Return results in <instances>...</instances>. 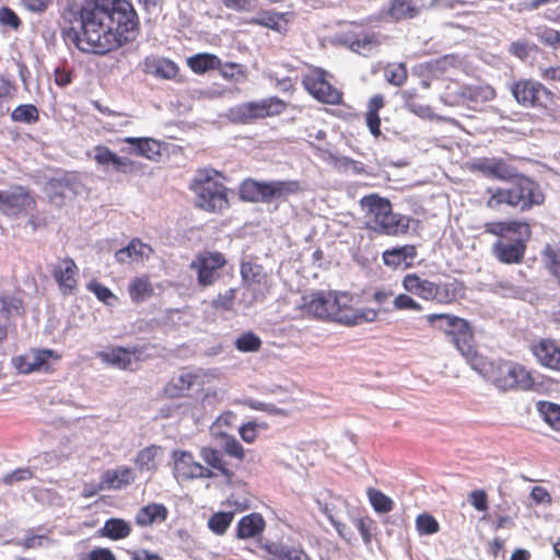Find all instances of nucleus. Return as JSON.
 Wrapping results in <instances>:
<instances>
[{
  "mask_svg": "<svg viewBox=\"0 0 560 560\" xmlns=\"http://www.w3.org/2000/svg\"><path fill=\"white\" fill-rule=\"evenodd\" d=\"M79 25L65 27V39L81 51L104 55L133 39L138 15L128 0H84Z\"/></svg>",
  "mask_w": 560,
  "mask_h": 560,
  "instance_id": "1",
  "label": "nucleus"
},
{
  "mask_svg": "<svg viewBox=\"0 0 560 560\" xmlns=\"http://www.w3.org/2000/svg\"><path fill=\"white\" fill-rule=\"evenodd\" d=\"M404 293H399L393 300L396 311H411L420 313L423 305L412 295L425 302L439 305H451L465 298L466 287L463 281L454 279L447 282H434L422 278L417 272L406 273L401 279Z\"/></svg>",
  "mask_w": 560,
  "mask_h": 560,
  "instance_id": "2",
  "label": "nucleus"
},
{
  "mask_svg": "<svg viewBox=\"0 0 560 560\" xmlns=\"http://www.w3.org/2000/svg\"><path fill=\"white\" fill-rule=\"evenodd\" d=\"M228 177L211 167L199 168L189 183L195 208L210 214H223L231 207Z\"/></svg>",
  "mask_w": 560,
  "mask_h": 560,
  "instance_id": "3",
  "label": "nucleus"
},
{
  "mask_svg": "<svg viewBox=\"0 0 560 560\" xmlns=\"http://www.w3.org/2000/svg\"><path fill=\"white\" fill-rule=\"evenodd\" d=\"M486 207L500 210L503 206L528 211L545 202V194L540 185L527 176H520L515 182L504 187H488Z\"/></svg>",
  "mask_w": 560,
  "mask_h": 560,
  "instance_id": "4",
  "label": "nucleus"
},
{
  "mask_svg": "<svg viewBox=\"0 0 560 560\" xmlns=\"http://www.w3.org/2000/svg\"><path fill=\"white\" fill-rule=\"evenodd\" d=\"M486 233L504 237L509 233L518 235L513 242L497 241L492 246L494 257L502 264L514 265L524 260L526 242L530 238V225L525 221H492L485 224Z\"/></svg>",
  "mask_w": 560,
  "mask_h": 560,
  "instance_id": "5",
  "label": "nucleus"
},
{
  "mask_svg": "<svg viewBox=\"0 0 560 560\" xmlns=\"http://www.w3.org/2000/svg\"><path fill=\"white\" fill-rule=\"evenodd\" d=\"M364 210L366 228L377 234L397 236L406 234L410 226V218L394 213L388 199L371 194L360 200Z\"/></svg>",
  "mask_w": 560,
  "mask_h": 560,
  "instance_id": "6",
  "label": "nucleus"
},
{
  "mask_svg": "<svg viewBox=\"0 0 560 560\" xmlns=\"http://www.w3.org/2000/svg\"><path fill=\"white\" fill-rule=\"evenodd\" d=\"M425 319L432 328L443 332L464 358L469 361L477 358L474 331L467 319L450 313L429 314Z\"/></svg>",
  "mask_w": 560,
  "mask_h": 560,
  "instance_id": "7",
  "label": "nucleus"
},
{
  "mask_svg": "<svg viewBox=\"0 0 560 560\" xmlns=\"http://www.w3.org/2000/svg\"><path fill=\"white\" fill-rule=\"evenodd\" d=\"M220 436L223 439L222 451L213 446H202L199 456L205 463L203 468L211 472L210 479L221 476L231 483L235 471L225 459V455L242 463L245 459V450L235 436L228 433H221Z\"/></svg>",
  "mask_w": 560,
  "mask_h": 560,
  "instance_id": "8",
  "label": "nucleus"
},
{
  "mask_svg": "<svg viewBox=\"0 0 560 560\" xmlns=\"http://www.w3.org/2000/svg\"><path fill=\"white\" fill-rule=\"evenodd\" d=\"M486 376L490 383L503 392H526L535 386L532 372L525 365L510 360L491 362Z\"/></svg>",
  "mask_w": 560,
  "mask_h": 560,
  "instance_id": "9",
  "label": "nucleus"
},
{
  "mask_svg": "<svg viewBox=\"0 0 560 560\" xmlns=\"http://www.w3.org/2000/svg\"><path fill=\"white\" fill-rule=\"evenodd\" d=\"M514 101L524 108L548 110L555 104L556 95L540 81L521 78L509 88Z\"/></svg>",
  "mask_w": 560,
  "mask_h": 560,
  "instance_id": "10",
  "label": "nucleus"
},
{
  "mask_svg": "<svg viewBox=\"0 0 560 560\" xmlns=\"http://www.w3.org/2000/svg\"><path fill=\"white\" fill-rule=\"evenodd\" d=\"M288 104L278 96H271L258 102H246L233 107L230 115L233 121L250 124L257 119L278 116L285 112Z\"/></svg>",
  "mask_w": 560,
  "mask_h": 560,
  "instance_id": "11",
  "label": "nucleus"
},
{
  "mask_svg": "<svg viewBox=\"0 0 560 560\" xmlns=\"http://www.w3.org/2000/svg\"><path fill=\"white\" fill-rule=\"evenodd\" d=\"M334 313L331 322L345 326H357L365 323H373L377 319L378 312L374 308H355L353 296L348 292H335Z\"/></svg>",
  "mask_w": 560,
  "mask_h": 560,
  "instance_id": "12",
  "label": "nucleus"
},
{
  "mask_svg": "<svg viewBox=\"0 0 560 560\" xmlns=\"http://www.w3.org/2000/svg\"><path fill=\"white\" fill-rule=\"evenodd\" d=\"M328 73L322 68H311L302 78V85L316 101L327 105H341L343 92L327 79Z\"/></svg>",
  "mask_w": 560,
  "mask_h": 560,
  "instance_id": "13",
  "label": "nucleus"
},
{
  "mask_svg": "<svg viewBox=\"0 0 560 560\" xmlns=\"http://www.w3.org/2000/svg\"><path fill=\"white\" fill-rule=\"evenodd\" d=\"M62 355L52 349L31 348L27 352L13 357V366L22 374L54 373Z\"/></svg>",
  "mask_w": 560,
  "mask_h": 560,
  "instance_id": "14",
  "label": "nucleus"
},
{
  "mask_svg": "<svg viewBox=\"0 0 560 560\" xmlns=\"http://www.w3.org/2000/svg\"><path fill=\"white\" fill-rule=\"evenodd\" d=\"M226 264L224 254L217 250H203L196 255L189 268L196 272L198 287L203 289L220 279L221 270Z\"/></svg>",
  "mask_w": 560,
  "mask_h": 560,
  "instance_id": "15",
  "label": "nucleus"
},
{
  "mask_svg": "<svg viewBox=\"0 0 560 560\" xmlns=\"http://www.w3.org/2000/svg\"><path fill=\"white\" fill-rule=\"evenodd\" d=\"M36 209V198L27 187L14 185L9 191L0 190V212L4 215L15 218Z\"/></svg>",
  "mask_w": 560,
  "mask_h": 560,
  "instance_id": "16",
  "label": "nucleus"
},
{
  "mask_svg": "<svg viewBox=\"0 0 560 560\" xmlns=\"http://www.w3.org/2000/svg\"><path fill=\"white\" fill-rule=\"evenodd\" d=\"M172 459L173 475L178 482H186L195 479H210V470L203 468V465L196 460L191 452L175 450L172 453Z\"/></svg>",
  "mask_w": 560,
  "mask_h": 560,
  "instance_id": "17",
  "label": "nucleus"
},
{
  "mask_svg": "<svg viewBox=\"0 0 560 560\" xmlns=\"http://www.w3.org/2000/svg\"><path fill=\"white\" fill-rule=\"evenodd\" d=\"M144 347L135 346L125 348L121 346L109 347L100 351L97 358L105 364L124 371H132V364L143 360Z\"/></svg>",
  "mask_w": 560,
  "mask_h": 560,
  "instance_id": "18",
  "label": "nucleus"
},
{
  "mask_svg": "<svg viewBox=\"0 0 560 560\" xmlns=\"http://www.w3.org/2000/svg\"><path fill=\"white\" fill-rule=\"evenodd\" d=\"M529 350L539 365L560 373V345L552 338L534 340Z\"/></svg>",
  "mask_w": 560,
  "mask_h": 560,
  "instance_id": "19",
  "label": "nucleus"
},
{
  "mask_svg": "<svg viewBox=\"0 0 560 560\" xmlns=\"http://www.w3.org/2000/svg\"><path fill=\"white\" fill-rule=\"evenodd\" d=\"M52 277L63 295L74 294L78 289L79 267L71 257L60 259L52 268Z\"/></svg>",
  "mask_w": 560,
  "mask_h": 560,
  "instance_id": "20",
  "label": "nucleus"
},
{
  "mask_svg": "<svg viewBox=\"0 0 560 560\" xmlns=\"http://www.w3.org/2000/svg\"><path fill=\"white\" fill-rule=\"evenodd\" d=\"M94 151V161L104 170H108L109 165L113 171L121 174L133 173L139 170V163L131 159L119 156L105 145H96Z\"/></svg>",
  "mask_w": 560,
  "mask_h": 560,
  "instance_id": "21",
  "label": "nucleus"
},
{
  "mask_svg": "<svg viewBox=\"0 0 560 560\" xmlns=\"http://www.w3.org/2000/svg\"><path fill=\"white\" fill-rule=\"evenodd\" d=\"M472 170L488 178L510 180L516 176V168L500 158H481L472 163Z\"/></svg>",
  "mask_w": 560,
  "mask_h": 560,
  "instance_id": "22",
  "label": "nucleus"
},
{
  "mask_svg": "<svg viewBox=\"0 0 560 560\" xmlns=\"http://www.w3.org/2000/svg\"><path fill=\"white\" fill-rule=\"evenodd\" d=\"M334 291L313 292L305 299L304 311L307 315L323 319L331 320L334 313Z\"/></svg>",
  "mask_w": 560,
  "mask_h": 560,
  "instance_id": "23",
  "label": "nucleus"
},
{
  "mask_svg": "<svg viewBox=\"0 0 560 560\" xmlns=\"http://www.w3.org/2000/svg\"><path fill=\"white\" fill-rule=\"evenodd\" d=\"M195 386H202L201 376L198 373L182 372L172 377L163 388L165 397L171 399L188 397Z\"/></svg>",
  "mask_w": 560,
  "mask_h": 560,
  "instance_id": "24",
  "label": "nucleus"
},
{
  "mask_svg": "<svg viewBox=\"0 0 560 560\" xmlns=\"http://www.w3.org/2000/svg\"><path fill=\"white\" fill-rule=\"evenodd\" d=\"M265 560H311L301 546L288 545L282 541H267L261 545Z\"/></svg>",
  "mask_w": 560,
  "mask_h": 560,
  "instance_id": "25",
  "label": "nucleus"
},
{
  "mask_svg": "<svg viewBox=\"0 0 560 560\" xmlns=\"http://www.w3.org/2000/svg\"><path fill=\"white\" fill-rule=\"evenodd\" d=\"M25 313V303L21 290L0 291V319L11 324L14 318L23 317Z\"/></svg>",
  "mask_w": 560,
  "mask_h": 560,
  "instance_id": "26",
  "label": "nucleus"
},
{
  "mask_svg": "<svg viewBox=\"0 0 560 560\" xmlns=\"http://www.w3.org/2000/svg\"><path fill=\"white\" fill-rule=\"evenodd\" d=\"M427 8L425 0H390L386 14L395 22L418 18Z\"/></svg>",
  "mask_w": 560,
  "mask_h": 560,
  "instance_id": "27",
  "label": "nucleus"
},
{
  "mask_svg": "<svg viewBox=\"0 0 560 560\" xmlns=\"http://www.w3.org/2000/svg\"><path fill=\"white\" fill-rule=\"evenodd\" d=\"M153 248L140 238H132L128 245L115 253V259L120 265L139 264L149 259Z\"/></svg>",
  "mask_w": 560,
  "mask_h": 560,
  "instance_id": "28",
  "label": "nucleus"
},
{
  "mask_svg": "<svg viewBox=\"0 0 560 560\" xmlns=\"http://www.w3.org/2000/svg\"><path fill=\"white\" fill-rule=\"evenodd\" d=\"M142 71L160 79L173 80L178 74L179 68L171 59L151 55L144 58Z\"/></svg>",
  "mask_w": 560,
  "mask_h": 560,
  "instance_id": "29",
  "label": "nucleus"
},
{
  "mask_svg": "<svg viewBox=\"0 0 560 560\" xmlns=\"http://www.w3.org/2000/svg\"><path fill=\"white\" fill-rule=\"evenodd\" d=\"M386 100L383 94H374L372 95L366 103V110L364 113L365 125L370 131V133L378 139L383 136L381 129V116L380 112L385 107Z\"/></svg>",
  "mask_w": 560,
  "mask_h": 560,
  "instance_id": "30",
  "label": "nucleus"
},
{
  "mask_svg": "<svg viewBox=\"0 0 560 560\" xmlns=\"http://www.w3.org/2000/svg\"><path fill=\"white\" fill-rule=\"evenodd\" d=\"M168 517V510L162 503H150L142 506L135 516V522L140 527H149L156 523H163Z\"/></svg>",
  "mask_w": 560,
  "mask_h": 560,
  "instance_id": "31",
  "label": "nucleus"
},
{
  "mask_svg": "<svg viewBox=\"0 0 560 560\" xmlns=\"http://www.w3.org/2000/svg\"><path fill=\"white\" fill-rule=\"evenodd\" d=\"M122 142L133 147L130 153L151 161H158L162 154L161 143L152 138L127 137L122 140Z\"/></svg>",
  "mask_w": 560,
  "mask_h": 560,
  "instance_id": "32",
  "label": "nucleus"
},
{
  "mask_svg": "<svg viewBox=\"0 0 560 560\" xmlns=\"http://www.w3.org/2000/svg\"><path fill=\"white\" fill-rule=\"evenodd\" d=\"M417 256V248L415 245H404L400 247L386 249L383 253V261L386 266L398 268L401 265L405 267L412 266V261Z\"/></svg>",
  "mask_w": 560,
  "mask_h": 560,
  "instance_id": "33",
  "label": "nucleus"
},
{
  "mask_svg": "<svg viewBox=\"0 0 560 560\" xmlns=\"http://www.w3.org/2000/svg\"><path fill=\"white\" fill-rule=\"evenodd\" d=\"M128 294L135 304H141L154 295V287L148 275L133 277L128 284Z\"/></svg>",
  "mask_w": 560,
  "mask_h": 560,
  "instance_id": "34",
  "label": "nucleus"
},
{
  "mask_svg": "<svg viewBox=\"0 0 560 560\" xmlns=\"http://www.w3.org/2000/svg\"><path fill=\"white\" fill-rule=\"evenodd\" d=\"M302 190L299 180H272L267 182L266 203H270L276 199L287 198L296 195Z\"/></svg>",
  "mask_w": 560,
  "mask_h": 560,
  "instance_id": "35",
  "label": "nucleus"
},
{
  "mask_svg": "<svg viewBox=\"0 0 560 560\" xmlns=\"http://www.w3.org/2000/svg\"><path fill=\"white\" fill-rule=\"evenodd\" d=\"M133 480V471L127 466L106 470L102 476V483L105 485V488L114 490L127 487L132 483Z\"/></svg>",
  "mask_w": 560,
  "mask_h": 560,
  "instance_id": "36",
  "label": "nucleus"
},
{
  "mask_svg": "<svg viewBox=\"0 0 560 560\" xmlns=\"http://www.w3.org/2000/svg\"><path fill=\"white\" fill-rule=\"evenodd\" d=\"M267 182L253 178L244 179L238 187V196L243 201L266 203Z\"/></svg>",
  "mask_w": 560,
  "mask_h": 560,
  "instance_id": "37",
  "label": "nucleus"
},
{
  "mask_svg": "<svg viewBox=\"0 0 560 560\" xmlns=\"http://www.w3.org/2000/svg\"><path fill=\"white\" fill-rule=\"evenodd\" d=\"M130 524L124 518L112 517L105 521L97 534L110 540H120L127 538L131 534Z\"/></svg>",
  "mask_w": 560,
  "mask_h": 560,
  "instance_id": "38",
  "label": "nucleus"
},
{
  "mask_svg": "<svg viewBox=\"0 0 560 560\" xmlns=\"http://www.w3.org/2000/svg\"><path fill=\"white\" fill-rule=\"evenodd\" d=\"M459 96L471 103H487L495 98L497 92L489 84L464 85L460 88Z\"/></svg>",
  "mask_w": 560,
  "mask_h": 560,
  "instance_id": "39",
  "label": "nucleus"
},
{
  "mask_svg": "<svg viewBox=\"0 0 560 560\" xmlns=\"http://www.w3.org/2000/svg\"><path fill=\"white\" fill-rule=\"evenodd\" d=\"M266 523L258 513L243 516L237 523V537L241 539L253 538L265 529Z\"/></svg>",
  "mask_w": 560,
  "mask_h": 560,
  "instance_id": "40",
  "label": "nucleus"
},
{
  "mask_svg": "<svg viewBox=\"0 0 560 560\" xmlns=\"http://www.w3.org/2000/svg\"><path fill=\"white\" fill-rule=\"evenodd\" d=\"M187 66L196 74H203L207 71L220 69L221 59L213 54L200 52L187 58Z\"/></svg>",
  "mask_w": 560,
  "mask_h": 560,
  "instance_id": "41",
  "label": "nucleus"
},
{
  "mask_svg": "<svg viewBox=\"0 0 560 560\" xmlns=\"http://www.w3.org/2000/svg\"><path fill=\"white\" fill-rule=\"evenodd\" d=\"M71 189V183L67 178H51L47 182L48 200L50 203L61 207L65 205L66 191Z\"/></svg>",
  "mask_w": 560,
  "mask_h": 560,
  "instance_id": "42",
  "label": "nucleus"
},
{
  "mask_svg": "<svg viewBox=\"0 0 560 560\" xmlns=\"http://www.w3.org/2000/svg\"><path fill=\"white\" fill-rule=\"evenodd\" d=\"M160 451L161 447L158 445H149L139 451L135 458L138 469L141 471H155L158 469L156 459Z\"/></svg>",
  "mask_w": 560,
  "mask_h": 560,
  "instance_id": "43",
  "label": "nucleus"
},
{
  "mask_svg": "<svg viewBox=\"0 0 560 560\" xmlns=\"http://www.w3.org/2000/svg\"><path fill=\"white\" fill-rule=\"evenodd\" d=\"M386 82L394 86H401L408 80V69L404 62H390L384 67Z\"/></svg>",
  "mask_w": 560,
  "mask_h": 560,
  "instance_id": "44",
  "label": "nucleus"
},
{
  "mask_svg": "<svg viewBox=\"0 0 560 560\" xmlns=\"http://www.w3.org/2000/svg\"><path fill=\"white\" fill-rule=\"evenodd\" d=\"M537 409L542 419L556 431H560V405L550 401L538 402Z\"/></svg>",
  "mask_w": 560,
  "mask_h": 560,
  "instance_id": "45",
  "label": "nucleus"
},
{
  "mask_svg": "<svg viewBox=\"0 0 560 560\" xmlns=\"http://www.w3.org/2000/svg\"><path fill=\"white\" fill-rule=\"evenodd\" d=\"M283 14L275 11H261L258 16L247 21L250 25H258L270 28L276 32H280Z\"/></svg>",
  "mask_w": 560,
  "mask_h": 560,
  "instance_id": "46",
  "label": "nucleus"
},
{
  "mask_svg": "<svg viewBox=\"0 0 560 560\" xmlns=\"http://www.w3.org/2000/svg\"><path fill=\"white\" fill-rule=\"evenodd\" d=\"M11 119L15 122L36 124L39 121V112L33 104L19 105L11 113Z\"/></svg>",
  "mask_w": 560,
  "mask_h": 560,
  "instance_id": "47",
  "label": "nucleus"
},
{
  "mask_svg": "<svg viewBox=\"0 0 560 560\" xmlns=\"http://www.w3.org/2000/svg\"><path fill=\"white\" fill-rule=\"evenodd\" d=\"M366 494L371 505L377 513H388L394 509L393 500L381 490L369 488Z\"/></svg>",
  "mask_w": 560,
  "mask_h": 560,
  "instance_id": "48",
  "label": "nucleus"
},
{
  "mask_svg": "<svg viewBox=\"0 0 560 560\" xmlns=\"http://www.w3.org/2000/svg\"><path fill=\"white\" fill-rule=\"evenodd\" d=\"M544 260L548 271L560 280V242L553 246L548 245L545 248Z\"/></svg>",
  "mask_w": 560,
  "mask_h": 560,
  "instance_id": "49",
  "label": "nucleus"
},
{
  "mask_svg": "<svg viewBox=\"0 0 560 560\" xmlns=\"http://www.w3.org/2000/svg\"><path fill=\"white\" fill-rule=\"evenodd\" d=\"M234 518L233 512H217L208 521L209 528L217 535H223Z\"/></svg>",
  "mask_w": 560,
  "mask_h": 560,
  "instance_id": "50",
  "label": "nucleus"
},
{
  "mask_svg": "<svg viewBox=\"0 0 560 560\" xmlns=\"http://www.w3.org/2000/svg\"><path fill=\"white\" fill-rule=\"evenodd\" d=\"M261 345V339L252 331L242 334L235 340V348L241 352H257L258 350H260Z\"/></svg>",
  "mask_w": 560,
  "mask_h": 560,
  "instance_id": "51",
  "label": "nucleus"
},
{
  "mask_svg": "<svg viewBox=\"0 0 560 560\" xmlns=\"http://www.w3.org/2000/svg\"><path fill=\"white\" fill-rule=\"evenodd\" d=\"M241 277L244 282L260 284L265 278L262 266L244 261L241 264Z\"/></svg>",
  "mask_w": 560,
  "mask_h": 560,
  "instance_id": "52",
  "label": "nucleus"
},
{
  "mask_svg": "<svg viewBox=\"0 0 560 560\" xmlns=\"http://www.w3.org/2000/svg\"><path fill=\"white\" fill-rule=\"evenodd\" d=\"M536 36L542 45L553 49L560 48V31L542 25L536 28Z\"/></svg>",
  "mask_w": 560,
  "mask_h": 560,
  "instance_id": "53",
  "label": "nucleus"
},
{
  "mask_svg": "<svg viewBox=\"0 0 560 560\" xmlns=\"http://www.w3.org/2000/svg\"><path fill=\"white\" fill-rule=\"evenodd\" d=\"M416 528L420 535H433L440 530V525L431 514L423 513L417 516Z\"/></svg>",
  "mask_w": 560,
  "mask_h": 560,
  "instance_id": "54",
  "label": "nucleus"
},
{
  "mask_svg": "<svg viewBox=\"0 0 560 560\" xmlns=\"http://www.w3.org/2000/svg\"><path fill=\"white\" fill-rule=\"evenodd\" d=\"M222 5L228 10L237 13H250L257 5L259 0H220Z\"/></svg>",
  "mask_w": 560,
  "mask_h": 560,
  "instance_id": "55",
  "label": "nucleus"
},
{
  "mask_svg": "<svg viewBox=\"0 0 560 560\" xmlns=\"http://www.w3.org/2000/svg\"><path fill=\"white\" fill-rule=\"evenodd\" d=\"M355 527L359 530L363 542L365 545H370L372 542L373 532L376 529L375 522L369 516L360 517L355 520Z\"/></svg>",
  "mask_w": 560,
  "mask_h": 560,
  "instance_id": "56",
  "label": "nucleus"
},
{
  "mask_svg": "<svg viewBox=\"0 0 560 560\" xmlns=\"http://www.w3.org/2000/svg\"><path fill=\"white\" fill-rule=\"evenodd\" d=\"M0 25L18 31L22 25V21L11 8L4 5L0 8Z\"/></svg>",
  "mask_w": 560,
  "mask_h": 560,
  "instance_id": "57",
  "label": "nucleus"
},
{
  "mask_svg": "<svg viewBox=\"0 0 560 560\" xmlns=\"http://www.w3.org/2000/svg\"><path fill=\"white\" fill-rule=\"evenodd\" d=\"M86 289L94 293L95 296L105 304H110V300L116 299L114 293L104 284L96 280H92L86 284Z\"/></svg>",
  "mask_w": 560,
  "mask_h": 560,
  "instance_id": "58",
  "label": "nucleus"
},
{
  "mask_svg": "<svg viewBox=\"0 0 560 560\" xmlns=\"http://www.w3.org/2000/svg\"><path fill=\"white\" fill-rule=\"evenodd\" d=\"M377 42L373 35L370 34H363L358 35L350 42V48L353 51L361 52L364 50H370L373 45H375Z\"/></svg>",
  "mask_w": 560,
  "mask_h": 560,
  "instance_id": "59",
  "label": "nucleus"
},
{
  "mask_svg": "<svg viewBox=\"0 0 560 560\" xmlns=\"http://www.w3.org/2000/svg\"><path fill=\"white\" fill-rule=\"evenodd\" d=\"M236 298V289H229L223 294H219L212 302L214 308L230 311L233 307Z\"/></svg>",
  "mask_w": 560,
  "mask_h": 560,
  "instance_id": "60",
  "label": "nucleus"
},
{
  "mask_svg": "<svg viewBox=\"0 0 560 560\" xmlns=\"http://www.w3.org/2000/svg\"><path fill=\"white\" fill-rule=\"evenodd\" d=\"M34 477V472L31 470V468H18L10 474L5 475L3 477V482L5 485L12 486L15 482L19 481H25L31 480Z\"/></svg>",
  "mask_w": 560,
  "mask_h": 560,
  "instance_id": "61",
  "label": "nucleus"
},
{
  "mask_svg": "<svg viewBox=\"0 0 560 560\" xmlns=\"http://www.w3.org/2000/svg\"><path fill=\"white\" fill-rule=\"evenodd\" d=\"M529 498L536 505H549L552 502L551 494L545 487L541 486L533 487Z\"/></svg>",
  "mask_w": 560,
  "mask_h": 560,
  "instance_id": "62",
  "label": "nucleus"
},
{
  "mask_svg": "<svg viewBox=\"0 0 560 560\" xmlns=\"http://www.w3.org/2000/svg\"><path fill=\"white\" fill-rule=\"evenodd\" d=\"M470 504L479 512L488 510V495L485 490H474L469 493Z\"/></svg>",
  "mask_w": 560,
  "mask_h": 560,
  "instance_id": "63",
  "label": "nucleus"
},
{
  "mask_svg": "<svg viewBox=\"0 0 560 560\" xmlns=\"http://www.w3.org/2000/svg\"><path fill=\"white\" fill-rule=\"evenodd\" d=\"M81 560H117L115 553L106 547H95Z\"/></svg>",
  "mask_w": 560,
  "mask_h": 560,
  "instance_id": "64",
  "label": "nucleus"
}]
</instances>
